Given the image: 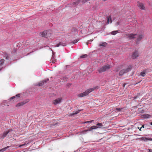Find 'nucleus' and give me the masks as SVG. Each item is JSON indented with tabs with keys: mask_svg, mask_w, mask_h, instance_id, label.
<instances>
[{
	"mask_svg": "<svg viewBox=\"0 0 152 152\" xmlns=\"http://www.w3.org/2000/svg\"><path fill=\"white\" fill-rule=\"evenodd\" d=\"M99 88V86H95L93 88H90L86 90L83 93H81L78 95V97H83L84 96H86L88 95L89 93H90L92 91L98 89Z\"/></svg>",
	"mask_w": 152,
	"mask_h": 152,
	"instance_id": "nucleus-1",
	"label": "nucleus"
},
{
	"mask_svg": "<svg viewBox=\"0 0 152 152\" xmlns=\"http://www.w3.org/2000/svg\"><path fill=\"white\" fill-rule=\"evenodd\" d=\"M110 66L109 65L103 66L102 67L98 69V71L99 73L106 71L107 70L109 69L110 68Z\"/></svg>",
	"mask_w": 152,
	"mask_h": 152,
	"instance_id": "nucleus-2",
	"label": "nucleus"
},
{
	"mask_svg": "<svg viewBox=\"0 0 152 152\" xmlns=\"http://www.w3.org/2000/svg\"><path fill=\"white\" fill-rule=\"evenodd\" d=\"M132 69V66H129L127 68L124 69L120 71L119 73V75L120 76L130 71Z\"/></svg>",
	"mask_w": 152,
	"mask_h": 152,
	"instance_id": "nucleus-3",
	"label": "nucleus"
},
{
	"mask_svg": "<svg viewBox=\"0 0 152 152\" xmlns=\"http://www.w3.org/2000/svg\"><path fill=\"white\" fill-rule=\"evenodd\" d=\"M132 69V66H129L127 68L124 69L120 71L119 73V75L120 76L130 71Z\"/></svg>",
	"mask_w": 152,
	"mask_h": 152,
	"instance_id": "nucleus-4",
	"label": "nucleus"
},
{
	"mask_svg": "<svg viewBox=\"0 0 152 152\" xmlns=\"http://www.w3.org/2000/svg\"><path fill=\"white\" fill-rule=\"evenodd\" d=\"M48 32L49 31H45L40 33V35L42 37H48L50 36L49 34H48Z\"/></svg>",
	"mask_w": 152,
	"mask_h": 152,
	"instance_id": "nucleus-5",
	"label": "nucleus"
},
{
	"mask_svg": "<svg viewBox=\"0 0 152 152\" xmlns=\"http://www.w3.org/2000/svg\"><path fill=\"white\" fill-rule=\"evenodd\" d=\"M62 100V99L61 98H59L57 99H56L55 100H53V104L55 105L57 104H58L60 103L61 100Z\"/></svg>",
	"mask_w": 152,
	"mask_h": 152,
	"instance_id": "nucleus-6",
	"label": "nucleus"
},
{
	"mask_svg": "<svg viewBox=\"0 0 152 152\" xmlns=\"http://www.w3.org/2000/svg\"><path fill=\"white\" fill-rule=\"evenodd\" d=\"M67 44L66 42L63 41L61 42H60L58 44H57L55 47H58L60 45H62L63 46H65Z\"/></svg>",
	"mask_w": 152,
	"mask_h": 152,
	"instance_id": "nucleus-7",
	"label": "nucleus"
},
{
	"mask_svg": "<svg viewBox=\"0 0 152 152\" xmlns=\"http://www.w3.org/2000/svg\"><path fill=\"white\" fill-rule=\"evenodd\" d=\"M138 56L139 54L138 52L137 51H135L133 53L132 57L133 59H134Z\"/></svg>",
	"mask_w": 152,
	"mask_h": 152,
	"instance_id": "nucleus-8",
	"label": "nucleus"
},
{
	"mask_svg": "<svg viewBox=\"0 0 152 152\" xmlns=\"http://www.w3.org/2000/svg\"><path fill=\"white\" fill-rule=\"evenodd\" d=\"M12 131V129H9V130H7V131L4 132L3 133V134L2 136L1 137L2 139L4 138L5 137L7 136V135L8 134V133L9 132H10L11 131Z\"/></svg>",
	"mask_w": 152,
	"mask_h": 152,
	"instance_id": "nucleus-9",
	"label": "nucleus"
},
{
	"mask_svg": "<svg viewBox=\"0 0 152 152\" xmlns=\"http://www.w3.org/2000/svg\"><path fill=\"white\" fill-rule=\"evenodd\" d=\"M20 94H18L16 95L15 96H14L10 98V99H14V100L15 101H18L19 99V98L20 97Z\"/></svg>",
	"mask_w": 152,
	"mask_h": 152,
	"instance_id": "nucleus-10",
	"label": "nucleus"
},
{
	"mask_svg": "<svg viewBox=\"0 0 152 152\" xmlns=\"http://www.w3.org/2000/svg\"><path fill=\"white\" fill-rule=\"evenodd\" d=\"M140 140H143L144 141H146L148 140H152V139L151 138H147L145 137H142L139 138Z\"/></svg>",
	"mask_w": 152,
	"mask_h": 152,
	"instance_id": "nucleus-11",
	"label": "nucleus"
},
{
	"mask_svg": "<svg viewBox=\"0 0 152 152\" xmlns=\"http://www.w3.org/2000/svg\"><path fill=\"white\" fill-rule=\"evenodd\" d=\"M144 38L143 35L141 34H140L137 35V41L138 42L140 41Z\"/></svg>",
	"mask_w": 152,
	"mask_h": 152,
	"instance_id": "nucleus-12",
	"label": "nucleus"
},
{
	"mask_svg": "<svg viewBox=\"0 0 152 152\" xmlns=\"http://www.w3.org/2000/svg\"><path fill=\"white\" fill-rule=\"evenodd\" d=\"M49 79L48 78L45 79L43 81H42L40 82L39 83V85L40 86H42L44 85L45 83H46L48 81Z\"/></svg>",
	"mask_w": 152,
	"mask_h": 152,
	"instance_id": "nucleus-13",
	"label": "nucleus"
},
{
	"mask_svg": "<svg viewBox=\"0 0 152 152\" xmlns=\"http://www.w3.org/2000/svg\"><path fill=\"white\" fill-rule=\"evenodd\" d=\"M137 5L142 10H145V7L144 4L142 3H140L139 2H137Z\"/></svg>",
	"mask_w": 152,
	"mask_h": 152,
	"instance_id": "nucleus-14",
	"label": "nucleus"
},
{
	"mask_svg": "<svg viewBox=\"0 0 152 152\" xmlns=\"http://www.w3.org/2000/svg\"><path fill=\"white\" fill-rule=\"evenodd\" d=\"M137 35L136 34H131L128 35V37L129 39H132L135 37V36Z\"/></svg>",
	"mask_w": 152,
	"mask_h": 152,
	"instance_id": "nucleus-15",
	"label": "nucleus"
},
{
	"mask_svg": "<svg viewBox=\"0 0 152 152\" xmlns=\"http://www.w3.org/2000/svg\"><path fill=\"white\" fill-rule=\"evenodd\" d=\"M90 0H79V1H77L76 2H74L73 3V4H78L80 2V1H82V2L83 3H85V2L88 1H89Z\"/></svg>",
	"mask_w": 152,
	"mask_h": 152,
	"instance_id": "nucleus-16",
	"label": "nucleus"
},
{
	"mask_svg": "<svg viewBox=\"0 0 152 152\" xmlns=\"http://www.w3.org/2000/svg\"><path fill=\"white\" fill-rule=\"evenodd\" d=\"M103 126L102 125V124L101 123H98L96 125V126H97V129L99 128H102Z\"/></svg>",
	"mask_w": 152,
	"mask_h": 152,
	"instance_id": "nucleus-17",
	"label": "nucleus"
},
{
	"mask_svg": "<svg viewBox=\"0 0 152 152\" xmlns=\"http://www.w3.org/2000/svg\"><path fill=\"white\" fill-rule=\"evenodd\" d=\"M107 43L105 42H102L99 44V46L100 47H104L106 46Z\"/></svg>",
	"mask_w": 152,
	"mask_h": 152,
	"instance_id": "nucleus-18",
	"label": "nucleus"
},
{
	"mask_svg": "<svg viewBox=\"0 0 152 152\" xmlns=\"http://www.w3.org/2000/svg\"><path fill=\"white\" fill-rule=\"evenodd\" d=\"M4 62V60L3 59L0 60V70H1L2 68L1 67L3 65Z\"/></svg>",
	"mask_w": 152,
	"mask_h": 152,
	"instance_id": "nucleus-19",
	"label": "nucleus"
},
{
	"mask_svg": "<svg viewBox=\"0 0 152 152\" xmlns=\"http://www.w3.org/2000/svg\"><path fill=\"white\" fill-rule=\"evenodd\" d=\"M81 111V110H78V111L75 112L73 111L72 113L71 114H70V116H72L74 115H76L78 114L79 113L80 111Z\"/></svg>",
	"mask_w": 152,
	"mask_h": 152,
	"instance_id": "nucleus-20",
	"label": "nucleus"
},
{
	"mask_svg": "<svg viewBox=\"0 0 152 152\" xmlns=\"http://www.w3.org/2000/svg\"><path fill=\"white\" fill-rule=\"evenodd\" d=\"M107 23H109V22L110 23H111L112 22V20H111V17L110 16H109L107 17Z\"/></svg>",
	"mask_w": 152,
	"mask_h": 152,
	"instance_id": "nucleus-21",
	"label": "nucleus"
},
{
	"mask_svg": "<svg viewBox=\"0 0 152 152\" xmlns=\"http://www.w3.org/2000/svg\"><path fill=\"white\" fill-rule=\"evenodd\" d=\"M10 147V146H7V147H6L2 149L1 150H0V152H4V151H6L7 149L9 148Z\"/></svg>",
	"mask_w": 152,
	"mask_h": 152,
	"instance_id": "nucleus-22",
	"label": "nucleus"
},
{
	"mask_svg": "<svg viewBox=\"0 0 152 152\" xmlns=\"http://www.w3.org/2000/svg\"><path fill=\"white\" fill-rule=\"evenodd\" d=\"M97 129V127L96 126H91L89 129V131H91L93 129Z\"/></svg>",
	"mask_w": 152,
	"mask_h": 152,
	"instance_id": "nucleus-23",
	"label": "nucleus"
},
{
	"mask_svg": "<svg viewBox=\"0 0 152 152\" xmlns=\"http://www.w3.org/2000/svg\"><path fill=\"white\" fill-rule=\"evenodd\" d=\"M25 104V103H18L16 105V107H19L23 105L24 104Z\"/></svg>",
	"mask_w": 152,
	"mask_h": 152,
	"instance_id": "nucleus-24",
	"label": "nucleus"
},
{
	"mask_svg": "<svg viewBox=\"0 0 152 152\" xmlns=\"http://www.w3.org/2000/svg\"><path fill=\"white\" fill-rule=\"evenodd\" d=\"M50 61L52 62V63H54L56 61V59H55V58L53 56L51 58Z\"/></svg>",
	"mask_w": 152,
	"mask_h": 152,
	"instance_id": "nucleus-25",
	"label": "nucleus"
},
{
	"mask_svg": "<svg viewBox=\"0 0 152 152\" xmlns=\"http://www.w3.org/2000/svg\"><path fill=\"white\" fill-rule=\"evenodd\" d=\"M118 33V31H112L111 33V34L113 35H115Z\"/></svg>",
	"mask_w": 152,
	"mask_h": 152,
	"instance_id": "nucleus-26",
	"label": "nucleus"
},
{
	"mask_svg": "<svg viewBox=\"0 0 152 152\" xmlns=\"http://www.w3.org/2000/svg\"><path fill=\"white\" fill-rule=\"evenodd\" d=\"M143 115L144 116V118H149L151 116L150 115L148 114L144 115Z\"/></svg>",
	"mask_w": 152,
	"mask_h": 152,
	"instance_id": "nucleus-27",
	"label": "nucleus"
},
{
	"mask_svg": "<svg viewBox=\"0 0 152 152\" xmlns=\"http://www.w3.org/2000/svg\"><path fill=\"white\" fill-rule=\"evenodd\" d=\"M140 75L141 76H142V77H144L145 75V73L143 72H141L140 73Z\"/></svg>",
	"mask_w": 152,
	"mask_h": 152,
	"instance_id": "nucleus-28",
	"label": "nucleus"
},
{
	"mask_svg": "<svg viewBox=\"0 0 152 152\" xmlns=\"http://www.w3.org/2000/svg\"><path fill=\"white\" fill-rule=\"evenodd\" d=\"M87 56V55L86 54H84L80 56V58H86Z\"/></svg>",
	"mask_w": 152,
	"mask_h": 152,
	"instance_id": "nucleus-29",
	"label": "nucleus"
},
{
	"mask_svg": "<svg viewBox=\"0 0 152 152\" xmlns=\"http://www.w3.org/2000/svg\"><path fill=\"white\" fill-rule=\"evenodd\" d=\"M94 121V120H91V121H87L86 122H84V123H91L93 121Z\"/></svg>",
	"mask_w": 152,
	"mask_h": 152,
	"instance_id": "nucleus-30",
	"label": "nucleus"
},
{
	"mask_svg": "<svg viewBox=\"0 0 152 152\" xmlns=\"http://www.w3.org/2000/svg\"><path fill=\"white\" fill-rule=\"evenodd\" d=\"M123 109V108H117L116 110L118 111H120Z\"/></svg>",
	"mask_w": 152,
	"mask_h": 152,
	"instance_id": "nucleus-31",
	"label": "nucleus"
},
{
	"mask_svg": "<svg viewBox=\"0 0 152 152\" xmlns=\"http://www.w3.org/2000/svg\"><path fill=\"white\" fill-rule=\"evenodd\" d=\"M78 41L77 40H74L72 42V43H73V44H75L76 43H77V42Z\"/></svg>",
	"mask_w": 152,
	"mask_h": 152,
	"instance_id": "nucleus-32",
	"label": "nucleus"
},
{
	"mask_svg": "<svg viewBox=\"0 0 152 152\" xmlns=\"http://www.w3.org/2000/svg\"><path fill=\"white\" fill-rule=\"evenodd\" d=\"M5 57H6V59H8V56H7V54H4Z\"/></svg>",
	"mask_w": 152,
	"mask_h": 152,
	"instance_id": "nucleus-33",
	"label": "nucleus"
},
{
	"mask_svg": "<svg viewBox=\"0 0 152 152\" xmlns=\"http://www.w3.org/2000/svg\"><path fill=\"white\" fill-rule=\"evenodd\" d=\"M148 152H152V149H148Z\"/></svg>",
	"mask_w": 152,
	"mask_h": 152,
	"instance_id": "nucleus-34",
	"label": "nucleus"
},
{
	"mask_svg": "<svg viewBox=\"0 0 152 152\" xmlns=\"http://www.w3.org/2000/svg\"><path fill=\"white\" fill-rule=\"evenodd\" d=\"M119 70V67L117 68L116 70V72H118Z\"/></svg>",
	"mask_w": 152,
	"mask_h": 152,
	"instance_id": "nucleus-35",
	"label": "nucleus"
},
{
	"mask_svg": "<svg viewBox=\"0 0 152 152\" xmlns=\"http://www.w3.org/2000/svg\"><path fill=\"white\" fill-rule=\"evenodd\" d=\"M137 128L138 129H139V130H140L141 131V129L142 128H141V127H137Z\"/></svg>",
	"mask_w": 152,
	"mask_h": 152,
	"instance_id": "nucleus-36",
	"label": "nucleus"
},
{
	"mask_svg": "<svg viewBox=\"0 0 152 152\" xmlns=\"http://www.w3.org/2000/svg\"><path fill=\"white\" fill-rule=\"evenodd\" d=\"M25 144H23V145H20V146H19V147H21L22 146H23V145H24Z\"/></svg>",
	"mask_w": 152,
	"mask_h": 152,
	"instance_id": "nucleus-37",
	"label": "nucleus"
},
{
	"mask_svg": "<svg viewBox=\"0 0 152 152\" xmlns=\"http://www.w3.org/2000/svg\"><path fill=\"white\" fill-rule=\"evenodd\" d=\"M141 128H144V125H142V126H141Z\"/></svg>",
	"mask_w": 152,
	"mask_h": 152,
	"instance_id": "nucleus-38",
	"label": "nucleus"
},
{
	"mask_svg": "<svg viewBox=\"0 0 152 152\" xmlns=\"http://www.w3.org/2000/svg\"><path fill=\"white\" fill-rule=\"evenodd\" d=\"M137 96H135L134 97V99H136L137 98Z\"/></svg>",
	"mask_w": 152,
	"mask_h": 152,
	"instance_id": "nucleus-39",
	"label": "nucleus"
},
{
	"mask_svg": "<svg viewBox=\"0 0 152 152\" xmlns=\"http://www.w3.org/2000/svg\"><path fill=\"white\" fill-rule=\"evenodd\" d=\"M67 85H68V86H69V85L71 86V84H67Z\"/></svg>",
	"mask_w": 152,
	"mask_h": 152,
	"instance_id": "nucleus-40",
	"label": "nucleus"
},
{
	"mask_svg": "<svg viewBox=\"0 0 152 152\" xmlns=\"http://www.w3.org/2000/svg\"><path fill=\"white\" fill-rule=\"evenodd\" d=\"M151 124L152 125V122L151 123Z\"/></svg>",
	"mask_w": 152,
	"mask_h": 152,
	"instance_id": "nucleus-41",
	"label": "nucleus"
},
{
	"mask_svg": "<svg viewBox=\"0 0 152 152\" xmlns=\"http://www.w3.org/2000/svg\"><path fill=\"white\" fill-rule=\"evenodd\" d=\"M106 0H104V1H105Z\"/></svg>",
	"mask_w": 152,
	"mask_h": 152,
	"instance_id": "nucleus-42",
	"label": "nucleus"
}]
</instances>
